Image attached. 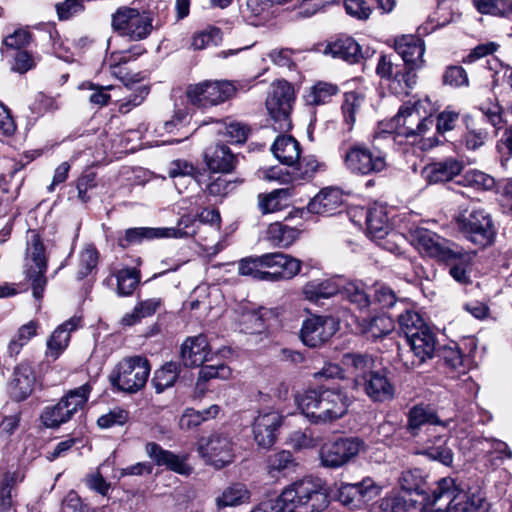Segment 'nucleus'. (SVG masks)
Wrapping results in <instances>:
<instances>
[{
    "label": "nucleus",
    "instance_id": "1",
    "mask_svg": "<svg viewBox=\"0 0 512 512\" xmlns=\"http://www.w3.org/2000/svg\"><path fill=\"white\" fill-rule=\"evenodd\" d=\"M342 362L353 369L354 388H361L365 395L377 403L389 402L395 398L396 386L385 369H374V359L368 354L347 353Z\"/></svg>",
    "mask_w": 512,
    "mask_h": 512
},
{
    "label": "nucleus",
    "instance_id": "2",
    "mask_svg": "<svg viewBox=\"0 0 512 512\" xmlns=\"http://www.w3.org/2000/svg\"><path fill=\"white\" fill-rule=\"evenodd\" d=\"M301 412L314 424L334 422L346 415L351 398L340 387L307 390L296 396Z\"/></svg>",
    "mask_w": 512,
    "mask_h": 512
},
{
    "label": "nucleus",
    "instance_id": "3",
    "mask_svg": "<svg viewBox=\"0 0 512 512\" xmlns=\"http://www.w3.org/2000/svg\"><path fill=\"white\" fill-rule=\"evenodd\" d=\"M301 269V261L281 252L266 253L260 256L240 260L238 272L257 280H289Z\"/></svg>",
    "mask_w": 512,
    "mask_h": 512
},
{
    "label": "nucleus",
    "instance_id": "4",
    "mask_svg": "<svg viewBox=\"0 0 512 512\" xmlns=\"http://www.w3.org/2000/svg\"><path fill=\"white\" fill-rule=\"evenodd\" d=\"M283 512H319L328 506V495L319 479L303 478L277 497Z\"/></svg>",
    "mask_w": 512,
    "mask_h": 512
},
{
    "label": "nucleus",
    "instance_id": "5",
    "mask_svg": "<svg viewBox=\"0 0 512 512\" xmlns=\"http://www.w3.org/2000/svg\"><path fill=\"white\" fill-rule=\"evenodd\" d=\"M150 364L143 356H131L121 360L112 370L109 380L112 386L126 393L142 389L150 374Z\"/></svg>",
    "mask_w": 512,
    "mask_h": 512
},
{
    "label": "nucleus",
    "instance_id": "6",
    "mask_svg": "<svg viewBox=\"0 0 512 512\" xmlns=\"http://www.w3.org/2000/svg\"><path fill=\"white\" fill-rule=\"evenodd\" d=\"M24 268L26 278L31 282L34 298L41 300L47 284V255L36 231H30L28 235Z\"/></svg>",
    "mask_w": 512,
    "mask_h": 512
},
{
    "label": "nucleus",
    "instance_id": "7",
    "mask_svg": "<svg viewBox=\"0 0 512 512\" xmlns=\"http://www.w3.org/2000/svg\"><path fill=\"white\" fill-rule=\"evenodd\" d=\"M341 150L344 166L352 174L369 175L386 167L385 154L363 143L343 144Z\"/></svg>",
    "mask_w": 512,
    "mask_h": 512
},
{
    "label": "nucleus",
    "instance_id": "8",
    "mask_svg": "<svg viewBox=\"0 0 512 512\" xmlns=\"http://www.w3.org/2000/svg\"><path fill=\"white\" fill-rule=\"evenodd\" d=\"M247 85L228 80L203 81L189 85L186 89L188 100L197 107L218 105L232 97L237 90H246Z\"/></svg>",
    "mask_w": 512,
    "mask_h": 512
},
{
    "label": "nucleus",
    "instance_id": "9",
    "mask_svg": "<svg viewBox=\"0 0 512 512\" xmlns=\"http://www.w3.org/2000/svg\"><path fill=\"white\" fill-rule=\"evenodd\" d=\"M91 389V385L85 383L70 390L58 403L45 407L40 416L43 425L47 428H58L68 422L86 404Z\"/></svg>",
    "mask_w": 512,
    "mask_h": 512
},
{
    "label": "nucleus",
    "instance_id": "10",
    "mask_svg": "<svg viewBox=\"0 0 512 512\" xmlns=\"http://www.w3.org/2000/svg\"><path fill=\"white\" fill-rule=\"evenodd\" d=\"M152 22L150 13L127 6L119 7L111 18L113 30L132 41L146 39L152 32Z\"/></svg>",
    "mask_w": 512,
    "mask_h": 512
},
{
    "label": "nucleus",
    "instance_id": "11",
    "mask_svg": "<svg viewBox=\"0 0 512 512\" xmlns=\"http://www.w3.org/2000/svg\"><path fill=\"white\" fill-rule=\"evenodd\" d=\"M294 99V88L289 82L278 80L272 83L266 108L273 120L274 130L286 132L291 128L290 113Z\"/></svg>",
    "mask_w": 512,
    "mask_h": 512
},
{
    "label": "nucleus",
    "instance_id": "12",
    "mask_svg": "<svg viewBox=\"0 0 512 512\" xmlns=\"http://www.w3.org/2000/svg\"><path fill=\"white\" fill-rule=\"evenodd\" d=\"M456 223L459 231L474 245L485 248L495 238V229L490 214L483 209H473L458 215Z\"/></svg>",
    "mask_w": 512,
    "mask_h": 512
},
{
    "label": "nucleus",
    "instance_id": "13",
    "mask_svg": "<svg viewBox=\"0 0 512 512\" xmlns=\"http://www.w3.org/2000/svg\"><path fill=\"white\" fill-rule=\"evenodd\" d=\"M235 444L232 437L224 432H214L199 441L198 452L204 461L221 469L234 461Z\"/></svg>",
    "mask_w": 512,
    "mask_h": 512
},
{
    "label": "nucleus",
    "instance_id": "14",
    "mask_svg": "<svg viewBox=\"0 0 512 512\" xmlns=\"http://www.w3.org/2000/svg\"><path fill=\"white\" fill-rule=\"evenodd\" d=\"M358 437H339L321 446L320 461L324 467L340 468L356 457L363 448Z\"/></svg>",
    "mask_w": 512,
    "mask_h": 512
},
{
    "label": "nucleus",
    "instance_id": "15",
    "mask_svg": "<svg viewBox=\"0 0 512 512\" xmlns=\"http://www.w3.org/2000/svg\"><path fill=\"white\" fill-rule=\"evenodd\" d=\"M430 104L428 100L416 101L414 103H405L399 109L394 118L396 126L402 129L401 133L406 137L424 135L434 125V119L425 113V105Z\"/></svg>",
    "mask_w": 512,
    "mask_h": 512
},
{
    "label": "nucleus",
    "instance_id": "16",
    "mask_svg": "<svg viewBox=\"0 0 512 512\" xmlns=\"http://www.w3.org/2000/svg\"><path fill=\"white\" fill-rule=\"evenodd\" d=\"M380 492L381 487L372 478L366 477L357 483H342L338 488L337 499L349 509H361L367 507Z\"/></svg>",
    "mask_w": 512,
    "mask_h": 512
},
{
    "label": "nucleus",
    "instance_id": "17",
    "mask_svg": "<svg viewBox=\"0 0 512 512\" xmlns=\"http://www.w3.org/2000/svg\"><path fill=\"white\" fill-rule=\"evenodd\" d=\"M428 493L431 512H464V508L460 506L461 499L465 496L453 478L440 479Z\"/></svg>",
    "mask_w": 512,
    "mask_h": 512
},
{
    "label": "nucleus",
    "instance_id": "18",
    "mask_svg": "<svg viewBox=\"0 0 512 512\" xmlns=\"http://www.w3.org/2000/svg\"><path fill=\"white\" fill-rule=\"evenodd\" d=\"M411 244L422 255L438 261L455 256L453 248L456 244L425 228H417L411 233Z\"/></svg>",
    "mask_w": 512,
    "mask_h": 512
},
{
    "label": "nucleus",
    "instance_id": "19",
    "mask_svg": "<svg viewBox=\"0 0 512 512\" xmlns=\"http://www.w3.org/2000/svg\"><path fill=\"white\" fill-rule=\"evenodd\" d=\"M338 324L331 316L312 315L302 322L300 339L310 348L327 342L337 331Z\"/></svg>",
    "mask_w": 512,
    "mask_h": 512
},
{
    "label": "nucleus",
    "instance_id": "20",
    "mask_svg": "<svg viewBox=\"0 0 512 512\" xmlns=\"http://www.w3.org/2000/svg\"><path fill=\"white\" fill-rule=\"evenodd\" d=\"M407 430L417 436L423 426H432L438 432H450L456 427V423L452 418L442 420L436 412L427 405L413 406L407 415Z\"/></svg>",
    "mask_w": 512,
    "mask_h": 512
},
{
    "label": "nucleus",
    "instance_id": "21",
    "mask_svg": "<svg viewBox=\"0 0 512 512\" xmlns=\"http://www.w3.org/2000/svg\"><path fill=\"white\" fill-rule=\"evenodd\" d=\"M283 416L275 410L259 411L255 417L252 431L259 447L270 448L277 439V431L282 425Z\"/></svg>",
    "mask_w": 512,
    "mask_h": 512
},
{
    "label": "nucleus",
    "instance_id": "22",
    "mask_svg": "<svg viewBox=\"0 0 512 512\" xmlns=\"http://www.w3.org/2000/svg\"><path fill=\"white\" fill-rule=\"evenodd\" d=\"M406 341L410 347L409 353H412L414 357L409 361L404 358L407 355H401L404 364L408 368L413 369L433 357L436 348V338L429 327L420 330L419 333H411L410 337L406 338Z\"/></svg>",
    "mask_w": 512,
    "mask_h": 512
},
{
    "label": "nucleus",
    "instance_id": "23",
    "mask_svg": "<svg viewBox=\"0 0 512 512\" xmlns=\"http://www.w3.org/2000/svg\"><path fill=\"white\" fill-rule=\"evenodd\" d=\"M464 131L459 139V146L468 151L476 152L483 148L491 138L489 129L482 124L481 119L471 115L463 117Z\"/></svg>",
    "mask_w": 512,
    "mask_h": 512
},
{
    "label": "nucleus",
    "instance_id": "24",
    "mask_svg": "<svg viewBox=\"0 0 512 512\" xmlns=\"http://www.w3.org/2000/svg\"><path fill=\"white\" fill-rule=\"evenodd\" d=\"M35 373L29 363L18 364L8 382V393L12 400L21 402L26 400L33 392Z\"/></svg>",
    "mask_w": 512,
    "mask_h": 512
},
{
    "label": "nucleus",
    "instance_id": "25",
    "mask_svg": "<svg viewBox=\"0 0 512 512\" xmlns=\"http://www.w3.org/2000/svg\"><path fill=\"white\" fill-rule=\"evenodd\" d=\"M211 349L205 335L188 337L181 346V358L186 367H199L211 359Z\"/></svg>",
    "mask_w": 512,
    "mask_h": 512
},
{
    "label": "nucleus",
    "instance_id": "26",
    "mask_svg": "<svg viewBox=\"0 0 512 512\" xmlns=\"http://www.w3.org/2000/svg\"><path fill=\"white\" fill-rule=\"evenodd\" d=\"M395 50L401 56L402 65L413 70L421 67L425 52L423 40L415 35H403L395 40Z\"/></svg>",
    "mask_w": 512,
    "mask_h": 512
},
{
    "label": "nucleus",
    "instance_id": "27",
    "mask_svg": "<svg viewBox=\"0 0 512 512\" xmlns=\"http://www.w3.org/2000/svg\"><path fill=\"white\" fill-rule=\"evenodd\" d=\"M343 202V193L339 188L326 187L310 200L307 210L313 214L330 216L338 211Z\"/></svg>",
    "mask_w": 512,
    "mask_h": 512
},
{
    "label": "nucleus",
    "instance_id": "28",
    "mask_svg": "<svg viewBox=\"0 0 512 512\" xmlns=\"http://www.w3.org/2000/svg\"><path fill=\"white\" fill-rule=\"evenodd\" d=\"M144 52L145 49L142 46L136 45L127 51L112 53L107 60L110 74L122 81L126 87H129L130 83L138 82V75H130L122 65L136 59Z\"/></svg>",
    "mask_w": 512,
    "mask_h": 512
},
{
    "label": "nucleus",
    "instance_id": "29",
    "mask_svg": "<svg viewBox=\"0 0 512 512\" xmlns=\"http://www.w3.org/2000/svg\"><path fill=\"white\" fill-rule=\"evenodd\" d=\"M207 167L212 172L229 173L237 163V157L230 148L224 144L209 146L204 153Z\"/></svg>",
    "mask_w": 512,
    "mask_h": 512
},
{
    "label": "nucleus",
    "instance_id": "30",
    "mask_svg": "<svg viewBox=\"0 0 512 512\" xmlns=\"http://www.w3.org/2000/svg\"><path fill=\"white\" fill-rule=\"evenodd\" d=\"M463 163L453 157L427 165L423 171V177L428 183L435 184L446 182L459 175L463 169Z\"/></svg>",
    "mask_w": 512,
    "mask_h": 512
},
{
    "label": "nucleus",
    "instance_id": "31",
    "mask_svg": "<svg viewBox=\"0 0 512 512\" xmlns=\"http://www.w3.org/2000/svg\"><path fill=\"white\" fill-rule=\"evenodd\" d=\"M81 319L72 317L58 326L47 341L46 356L56 360L67 348L70 341V333L80 326Z\"/></svg>",
    "mask_w": 512,
    "mask_h": 512
},
{
    "label": "nucleus",
    "instance_id": "32",
    "mask_svg": "<svg viewBox=\"0 0 512 512\" xmlns=\"http://www.w3.org/2000/svg\"><path fill=\"white\" fill-rule=\"evenodd\" d=\"M324 54L350 64L357 63L362 58L360 45L350 36H342L329 42L324 49Z\"/></svg>",
    "mask_w": 512,
    "mask_h": 512
},
{
    "label": "nucleus",
    "instance_id": "33",
    "mask_svg": "<svg viewBox=\"0 0 512 512\" xmlns=\"http://www.w3.org/2000/svg\"><path fill=\"white\" fill-rule=\"evenodd\" d=\"M146 453L159 466H166L168 469L179 474H188L190 472V467L187 465L184 457L164 450L156 443H148L146 445Z\"/></svg>",
    "mask_w": 512,
    "mask_h": 512
},
{
    "label": "nucleus",
    "instance_id": "34",
    "mask_svg": "<svg viewBox=\"0 0 512 512\" xmlns=\"http://www.w3.org/2000/svg\"><path fill=\"white\" fill-rule=\"evenodd\" d=\"M343 280L340 278L314 279L303 287L305 298L312 302L330 298L340 292Z\"/></svg>",
    "mask_w": 512,
    "mask_h": 512
},
{
    "label": "nucleus",
    "instance_id": "35",
    "mask_svg": "<svg viewBox=\"0 0 512 512\" xmlns=\"http://www.w3.org/2000/svg\"><path fill=\"white\" fill-rule=\"evenodd\" d=\"M455 256L451 259H444L442 262L450 265L449 274L460 284L470 282V267L475 253L466 252L457 245L453 248Z\"/></svg>",
    "mask_w": 512,
    "mask_h": 512
},
{
    "label": "nucleus",
    "instance_id": "36",
    "mask_svg": "<svg viewBox=\"0 0 512 512\" xmlns=\"http://www.w3.org/2000/svg\"><path fill=\"white\" fill-rule=\"evenodd\" d=\"M367 232L374 239H383L390 229L387 208L375 204L369 208L366 216Z\"/></svg>",
    "mask_w": 512,
    "mask_h": 512
},
{
    "label": "nucleus",
    "instance_id": "37",
    "mask_svg": "<svg viewBox=\"0 0 512 512\" xmlns=\"http://www.w3.org/2000/svg\"><path fill=\"white\" fill-rule=\"evenodd\" d=\"M274 156L284 165L294 166L300 157V144L291 136H278L271 148Z\"/></svg>",
    "mask_w": 512,
    "mask_h": 512
},
{
    "label": "nucleus",
    "instance_id": "38",
    "mask_svg": "<svg viewBox=\"0 0 512 512\" xmlns=\"http://www.w3.org/2000/svg\"><path fill=\"white\" fill-rule=\"evenodd\" d=\"M274 315L271 309L261 307L258 310H249L240 317L241 330L247 334H259L266 329V321Z\"/></svg>",
    "mask_w": 512,
    "mask_h": 512
},
{
    "label": "nucleus",
    "instance_id": "39",
    "mask_svg": "<svg viewBox=\"0 0 512 512\" xmlns=\"http://www.w3.org/2000/svg\"><path fill=\"white\" fill-rule=\"evenodd\" d=\"M166 233L167 231L161 228H129L125 231L124 236L118 239V244L122 248H127L130 245L141 244L144 240L165 238Z\"/></svg>",
    "mask_w": 512,
    "mask_h": 512
},
{
    "label": "nucleus",
    "instance_id": "40",
    "mask_svg": "<svg viewBox=\"0 0 512 512\" xmlns=\"http://www.w3.org/2000/svg\"><path fill=\"white\" fill-rule=\"evenodd\" d=\"M478 111V114L471 116L474 117V119H481L482 124L485 126L486 124H489L494 129V133L498 135L504 122L502 107L498 101L490 100L488 102H483L479 105Z\"/></svg>",
    "mask_w": 512,
    "mask_h": 512
},
{
    "label": "nucleus",
    "instance_id": "41",
    "mask_svg": "<svg viewBox=\"0 0 512 512\" xmlns=\"http://www.w3.org/2000/svg\"><path fill=\"white\" fill-rule=\"evenodd\" d=\"M250 496V491L244 484L234 483L225 488L222 494L216 498V506L219 509L239 506L248 502Z\"/></svg>",
    "mask_w": 512,
    "mask_h": 512
},
{
    "label": "nucleus",
    "instance_id": "42",
    "mask_svg": "<svg viewBox=\"0 0 512 512\" xmlns=\"http://www.w3.org/2000/svg\"><path fill=\"white\" fill-rule=\"evenodd\" d=\"M220 411L219 406L211 405L203 411H197L193 408H187L179 419V427L182 430H192L204 421L215 418Z\"/></svg>",
    "mask_w": 512,
    "mask_h": 512
},
{
    "label": "nucleus",
    "instance_id": "43",
    "mask_svg": "<svg viewBox=\"0 0 512 512\" xmlns=\"http://www.w3.org/2000/svg\"><path fill=\"white\" fill-rule=\"evenodd\" d=\"M388 82L391 93L397 96L408 95L416 84V74L413 69L403 66L395 71Z\"/></svg>",
    "mask_w": 512,
    "mask_h": 512
},
{
    "label": "nucleus",
    "instance_id": "44",
    "mask_svg": "<svg viewBox=\"0 0 512 512\" xmlns=\"http://www.w3.org/2000/svg\"><path fill=\"white\" fill-rule=\"evenodd\" d=\"M181 367L177 362H167L157 369L152 378V385L157 393L172 387L179 377Z\"/></svg>",
    "mask_w": 512,
    "mask_h": 512
},
{
    "label": "nucleus",
    "instance_id": "45",
    "mask_svg": "<svg viewBox=\"0 0 512 512\" xmlns=\"http://www.w3.org/2000/svg\"><path fill=\"white\" fill-rule=\"evenodd\" d=\"M339 88L337 85L319 81L310 87L307 94L304 96L307 105L318 106L324 105L331 101L332 97L337 95Z\"/></svg>",
    "mask_w": 512,
    "mask_h": 512
},
{
    "label": "nucleus",
    "instance_id": "46",
    "mask_svg": "<svg viewBox=\"0 0 512 512\" xmlns=\"http://www.w3.org/2000/svg\"><path fill=\"white\" fill-rule=\"evenodd\" d=\"M484 448H487L486 466L496 469L502 463L504 457L512 459V450L507 443L498 439H485L481 442Z\"/></svg>",
    "mask_w": 512,
    "mask_h": 512
},
{
    "label": "nucleus",
    "instance_id": "47",
    "mask_svg": "<svg viewBox=\"0 0 512 512\" xmlns=\"http://www.w3.org/2000/svg\"><path fill=\"white\" fill-rule=\"evenodd\" d=\"M473 4L481 14L512 20V0H473Z\"/></svg>",
    "mask_w": 512,
    "mask_h": 512
},
{
    "label": "nucleus",
    "instance_id": "48",
    "mask_svg": "<svg viewBox=\"0 0 512 512\" xmlns=\"http://www.w3.org/2000/svg\"><path fill=\"white\" fill-rule=\"evenodd\" d=\"M460 183L482 191H492L497 186V181L493 176L478 169L467 170L462 175Z\"/></svg>",
    "mask_w": 512,
    "mask_h": 512
},
{
    "label": "nucleus",
    "instance_id": "49",
    "mask_svg": "<svg viewBox=\"0 0 512 512\" xmlns=\"http://www.w3.org/2000/svg\"><path fill=\"white\" fill-rule=\"evenodd\" d=\"M342 294L358 309L363 310L369 307L370 298L362 282H342Z\"/></svg>",
    "mask_w": 512,
    "mask_h": 512
},
{
    "label": "nucleus",
    "instance_id": "50",
    "mask_svg": "<svg viewBox=\"0 0 512 512\" xmlns=\"http://www.w3.org/2000/svg\"><path fill=\"white\" fill-rule=\"evenodd\" d=\"M363 96L356 92H347L344 94L342 103V114L347 130L351 131L356 121L355 115L359 112L363 104Z\"/></svg>",
    "mask_w": 512,
    "mask_h": 512
},
{
    "label": "nucleus",
    "instance_id": "51",
    "mask_svg": "<svg viewBox=\"0 0 512 512\" xmlns=\"http://www.w3.org/2000/svg\"><path fill=\"white\" fill-rule=\"evenodd\" d=\"M162 229L167 231L165 238H182L193 236L196 234L197 229H199L197 213L194 215L183 214L178 220L177 227Z\"/></svg>",
    "mask_w": 512,
    "mask_h": 512
},
{
    "label": "nucleus",
    "instance_id": "52",
    "mask_svg": "<svg viewBox=\"0 0 512 512\" xmlns=\"http://www.w3.org/2000/svg\"><path fill=\"white\" fill-rule=\"evenodd\" d=\"M399 484L404 492H420L426 490V475L420 469L403 471L399 478Z\"/></svg>",
    "mask_w": 512,
    "mask_h": 512
},
{
    "label": "nucleus",
    "instance_id": "53",
    "mask_svg": "<svg viewBox=\"0 0 512 512\" xmlns=\"http://www.w3.org/2000/svg\"><path fill=\"white\" fill-rule=\"evenodd\" d=\"M198 169L189 161L184 159H177L171 162L169 167V176L175 179V185L178 187L179 182L188 178L189 184L196 183V176Z\"/></svg>",
    "mask_w": 512,
    "mask_h": 512
},
{
    "label": "nucleus",
    "instance_id": "54",
    "mask_svg": "<svg viewBox=\"0 0 512 512\" xmlns=\"http://www.w3.org/2000/svg\"><path fill=\"white\" fill-rule=\"evenodd\" d=\"M117 291L119 295L129 296L140 281V274L134 268H123L116 273Z\"/></svg>",
    "mask_w": 512,
    "mask_h": 512
},
{
    "label": "nucleus",
    "instance_id": "55",
    "mask_svg": "<svg viewBox=\"0 0 512 512\" xmlns=\"http://www.w3.org/2000/svg\"><path fill=\"white\" fill-rule=\"evenodd\" d=\"M295 231L281 223H273L268 227L267 239L274 246L288 247L294 240Z\"/></svg>",
    "mask_w": 512,
    "mask_h": 512
},
{
    "label": "nucleus",
    "instance_id": "56",
    "mask_svg": "<svg viewBox=\"0 0 512 512\" xmlns=\"http://www.w3.org/2000/svg\"><path fill=\"white\" fill-rule=\"evenodd\" d=\"M37 333V324L34 321H30L22 325L15 337L10 341L8 345V351L10 356H16L20 353L22 347L28 343Z\"/></svg>",
    "mask_w": 512,
    "mask_h": 512
},
{
    "label": "nucleus",
    "instance_id": "57",
    "mask_svg": "<svg viewBox=\"0 0 512 512\" xmlns=\"http://www.w3.org/2000/svg\"><path fill=\"white\" fill-rule=\"evenodd\" d=\"M398 322L406 338L410 337L411 333H419L420 330H424V328L428 327L420 314L412 310H407L400 314L398 316Z\"/></svg>",
    "mask_w": 512,
    "mask_h": 512
},
{
    "label": "nucleus",
    "instance_id": "58",
    "mask_svg": "<svg viewBox=\"0 0 512 512\" xmlns=\"http://www.w3.org/2000/svg\"><path fill=\"white\" fill-rule=\"evenodd\" d=\"M409 492H393L379 501V508L387 512H407L409 508Z\"/></svg>",
    "mask_w": 512,
    "mask_h": 512
},
{
    "label": "nucleus",
    "instance_id": "59",
    "mask_svg": "<svg viewBox=\"0 0 512 512\" xmlns=\"http://www.w3.org/2000/svg\"><path fill=\"white\" fill-rule=\"evenodd\" d=\"M99 254L95 246L87 245L79 255V269L77 277L83 279L88 276L98 264Z\"/></svg>",
    "mask_w": 512,
    "mask_h": 512
},
{
    "label": "nucleus",
    "instance_id": "60",
    "mask_svg": "<svg viewBox=\"0 0 512 512\" xmlns=\"http://www.w3.org/2000/svg\"><path fill=\"white\" fill-rule=\"evenodd\" d=\"M294 464V459L289 451L282 450L271 454L267 459V471L272 477L289 469Z\"/></svg>",
    "mask_w": 512,
    "mask_h": 512
},
{
    "label": "nucleus",
    "instance_id": "61",
    "mask_svg": "<svg viewBox=\"0 0 512 512\" xmlns=\"http://www.w3.org/2000/svg\"><path fill=\"white\" fill-rule=\"evenodd\" d=\"M319 166L318 161L313 156H307L302 159L299 158L294 166H291L292 171L286 173L291 174L294 179L307 180L313 177Z\"/></svg>",
    "mask_w": 512,
    "mask_h": 512
},
{
    "label": "nucleus",
    "instance_id": "62",
    "mask_svg": "<svg viewBox=\"0 0 512 512\" xmlns=\"http://www.w3.org/2000/svg\"><path fill=\"white\" fill-rule=\"evenodd\" d=\"M220 41V29L208 27L194 34L191 45L195 50H202L211 45H217Z\"/></svg>",
    "mask_w": 512,
    "mask_h": 512
},
{
    "label": "nucleus",
    "instance_id": "63",
    "mask_svg": "<svg viewBox=\"0 0 512 512\" xmlns=\"http://www.w3.org/2000/svg\"><path fill=\"white\" fill-rule=\"evenodd\" d=\"M289 195L288 189H276L259 197V208L264 214L278 211L282 208L281 199H285Z\"/></svg>",
    "mask_w": 512,
    "mask_h": 512
},
{
    "label": "nucleus",
    "instance_id": "64",
    "mask_svg": "<svg viewBox=\"0 0 512 512\" xmlns=\"http://www.w3.org/2000/svg\"><path fill=\"white\" fill-rule=\"evenodd\" d=\"M496 151L499 154L502 166L512 158V125L506 127L496 142Z\"/></svg>",
    "mask_w": 512,
    "mask_h": 512
}]
</instances>
